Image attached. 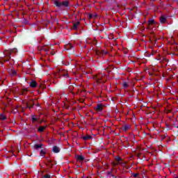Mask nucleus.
I'll return each instance as SVG.
<instances>
[{
    "instance_id": "cd10ccee",
    "label": "nucleus",
    "mask_w": 178,
    "mask_h": 178,
    "mask_svg": "<svg viewBox=\"0 0 178 178\" xmlns=\"http://www.w3.org/2000/svg\"><path fill=\"white\" fill-rule=\"evenodd\" d=\"M107 173L108 175H112V173H113V168L111 169V171H108Z\"/></svg>"
},
{
    "instance_id": "ddd939ff",
    "label": "nucleus",
    "mask_w": 178,
    "mask_h": 178,
    "mask_svg": "<svg viewBox=\"0 0 178 178\" xmlns=\"http://www.w3.org/2000/svg\"><path fill=\"white\" fill-rule=\"evenodd\" d=\"M43 145V144H35L34 145L33 147L35 148V149H41Z\"/></svg>"
},
{
    "instance_id": "7ed1b4c3",
    "label": "nucleus",
    "mask_w": 178,
    "mask_h": 178,
    "mask_svg": "<svg viewBox=\"0 0 178 178\" xmlns=\"http://www.w3.org/2000/svg\"><path fill=\"white\" fill-rule=\"evenodd\" d=\"M66 51H72V54H74V47L72 44L68 43L65 46Z\"/></svg>"
},
{
    "instance_id": "1a4fd4ad",
    "label": "nucleus",
    "mask_w": 178,
    "mask_h": 178,
    "mask_svg": "<svg viewBox=\"0 0 178 178\" xmlns=\"http://www.w3.org/2000/svg\"><path fill=\"white\" fill-rule=\"evenodd\" d=\"M34 106V101L31 100L26 104V108H29V109H31V108H33Z\"/></svg>"
},
{
    "instance_id": "2eb2a0df",
    "label": "nucleus",
    "mask_w": 178,
    "mask_h": 178,
    "mask_svg": "<svg viewBox=\"0 0 178 178\" xmlns=\"http://www.w3.org/2000/svg\"><path fill=\"white\" fill-rule=\"evenodd\" d=\"M79 24H80V22H76L75 23H73V29H74V30H77V29H79Z\"/></svg>"
},
{
    "instance_id": "c756f323",
    "label": "nucleus",
    "mask_w": 178,
    "mask_h": 178,
    "mask_svg": "<svg viewBox=\"0 0 178 178\" xmlns=\"http://www.w3.org/2000/svg\"><path fill=\"white\" fill-rule=\"evenodd\" d=\"M74 86H69V90H70V91H73V89H74Z\"/></svg>"
},
{
    "instance_id": "f704fd0d",
    "label": "nucleus",
    "mask_w": 178,
    "mask_h": 178,
    "mask_svg": "<svg viewBox=\"0 0 178 178\" xmlns=\"http://www.w3.org/2000/svg\"><path fill=\"white\" fill-rule=\"evenodd\" d=\"M174 127H176L177 129H178V126L175 125Z\"/></svg>"
},
{
    "instance_id": "4468645a",
    "label": "nucleus",
    "mask_w": 178,
    "mask_h": 178,
    "mask_svg": "<svg viewBox=\"0 0 178 178\" xmlns=\"http://www.w3.org/2000/svg\"><path fill=\"white\" fill-rule=\"evenodd\" d=\"M96 54H102V55H108V51H105V50H102V51H97L96 52Z\"/></svg>"
},
{
    "instance_id": "b1692460",
    "label": "nucleus",
    "mask_w": 178,
    "mask_h": 178,
    "mask_svg": "<svg viewBox=\"0 0 178 178\" xmlns=\"http://www.w3.org/2000/svg\"><path fill=\"white\" fill-rule=\"evenodd\" d=\"M45 154H47V152H45V150L42 149V150L40 151V155H41V156H44Z\"/></svg>"
},
{
    "instance_id": "72a5a7b5",
    "label": "nucleus",
    "mask_w": 178,
    "mask_h": 178,
    "mask_svg": "<svg viewBox=\"0 0 178 178\" xmlns=\"http://www.w3.org/2000/svg\"><path fill=\"white\" fill-rule=\"evenodd\" d=\"M111 177H115V178H117L118 177L115 176L114 175H111Z\"/></svg>"
},
{
    "instance_id": "c9c22d12",
    "label": "nucleus",
    "mask_w": 178,
    "mask_h": 178,
    "mask_svg": "<svg viewBox=\"0 0 178 178\" xmlns=\"http://www.w3.org/2000/svg\"><path fill=\"white\" fill-rule=\"evenodd\" d=\"M118 165V163H114V165L116 166Z\"/></svg>"
},
{
    "instance_id": "58836bf2",
    "label": "nucleus",
    "mask_w": 178,
    "mask_h": 178,
    "mask_svg": "<svg viewBox=\"0 0 178 178\" xmlns=\"http://www.w3.org/2000/svg\"><path fill=\"white\" fill-rule=\"evenodd\" d=\"M116 178H120V177H117Z\"/></svg>"
},
{
    "instance_id": "2f4dec72",
    "label": "nucleus",
    "mask_w": 178,
    "mask_h": 178,
    "mask_svg": "<svg viewBox=\"0 0 178 178\" xmlns=\"http://www.w3.org/2000/svg\"><path fill=\"white\" fill-rule=\"evenodd\" d=\"M162 60H163V62H168V59H166V58H165V57H163V58H162Z\"/></svg>"
},
{
    "instance_id": "473e14b6",
    "label": "nucleus",
    "mask_w": 178,
    "mask_h": 178,
    "mask_svg": "<svg viewBox=\"0 0 178 178\" xmlns=\"http://www.w3.org/2000/svg\"><path fill=\"white\" fill-rule=\"evenodd\" d=\"M88 18L89 19H92V14H89L88 15Z\"/></svg>"
},
{
    "instance_id": "dca6fc26",
    "label": "nucleus",
    "mask_w": 178,
    "mask_h": 178,
    "mask_svg": "<svg viewBox=\"0 0 178 178\" xmlns=\"http://www.w3.org/2000/svg\"><path fill=\"white\" fill-rule=\"evenodd\" d=\"M47 166H48V168H54V164H52V160L51 159H47Z\"/></svg>"
},
{
    "instance_id": "423d86ee",
    "label": "nucleus",
    "mask_w": 178,
    "mask_h": 178,
    "mask_svg": "<svg viewBox=\"0 0 178 178\" xmlns=\"http://www.w3.org/2000/svg\"><path fill=\"white\" fill-rule=\"evenodd\" d=\"M76 159L79 162H83V161H84V159H86V157L83 155H76Z\"/></svg>"
},
{
    "instance_id": "e433bc0d",
    "label": "nucleus",
    "mask_w": 178,
    "mask_h": 178,
    "mask_svg": "<svg viewBox=\"0 0 178 178\" xmlns=\"http://www.w3.org/2000/svg\"><path fill=\"white\" fill-rule=\"evenodd\" d=\"M149 76H152V74L149 73Z\"/></svg>"
},
{
    "instance_id": "393cba45",
    "label": "nucleus",
    "mask_w": 178,
    "mask_h": 178,
    "mask_svg": "<svg viewBox=\"0 0 178 178\" xmlns=\"http://www.w3.org/2000/svg\"><path fill=\"white\" fill-rule=\"evenodd\" d=\"M115 161H117V162H121L122 160V157L120 156H116L115 157Z\"/></svg>"
},
{
    "instance_id": "aec40b11",
    "label": "nucleus",
    "mask_w": 178,
    "mask_h": 178,
    "mask_svg": "<svg viewBox=\"0 0 178 178\" xmlns=\"http://www.w3.org/2000/svg\"><path fill=\"white\" fill-rule=\"evenodd\" d=\"M40 118H37V115H32V122H38Z\"/></svg>"
},
{
    "instance_id": "ea45409f",
    "label": "nucleus",
    "mask_w": 178,
    "mask_h": 178,
    "mask_svg": "<svg viewBox=\"0 0 178 178\" xmlns=\"http://www.w3.org/2000/svg\"><path fill=\"white\" fill-rule=\"evenodd\" d=\"M168 112L170 113V111H169Z\"/></svg>"
},
{
    "instance_id": "f3484780",
    "label": "nucleus",
    "mask_w": 178,
    "mask_h": 178,
    "mask_svg": "<svg viewBox=\"0 0 178 178\" xmlns=\"http://www.w3.org/2000/svg\"><path fill=\"white\" fill-rule=\"evenodd\" d=\"M83 140H84V141H87V140H91L92 138V136H90V135H86L85 136H83Z\"/></svg>"
},
{
    "instance_id": "20e7f679",
    "label": "nucleus",
    "mask_w": 178,
    "mask_h": 178,
    "mask_svg": "<svg viewBox=\"0 0 178 178\" xmlns=\"http://www.w3.org/2000/svg\"><path fill=\"white\" fill-rule=\"evenodd\" d=\"M58 76L60 77H68L67 71L63 70H59L58 71Z\"/></svg>"
},
{
    "instance_id": "9b49d317",
    "label": "nucleus",
    "mask_w": 178,
    "mask_h": 178,
    "mask_svg": "<svg viewBox=\"0 0 178 178\" xmlns=\"http://www.w3.org/2000/svg\"><path fill=\"white\" fill-rule=\"evenodd\" d=\"M97 112H101L104 108H102V104H97V107L95 108Z\"/></svg>"
},
{
    "instance_id": "c85d7f7f",
    "label": "nucleus",
    "mask_w": 178,
    "mask_h": 178,
    "mask_svg": "<svg viewBox=\"0 0 178 178\" xmlns=\"http://www.w3.org/2000/svg\"><path fill=\"white\" fill-rule=\"evenodd\" d=\"M23 23H24V24H27L29 23V21H27L26 19H23Z\"/></svg>"
},
{
    "instance_id": "f257e3e1",
    "label": "nucleus",
    "mask_w": 178,
    "mask_h": 178,
    "mask_svg": "<svg viewBox=\"0 0 178 178\" xmlns=\"http://www.w3.org/2000/svg\"><path fill=\"white\" fill-rule=\"evenodd\" d=\"M12 52H17V49H13L10 50H5L3 55V57H0V63H1L2 65H3V63L5 62H9L11 59Z\"/></svg>"
},
{
    "instance_id": "6e6552de",
    "label": "nucleus",
    "mask_w": 178,
    "mask_h": 178,
    "mask_svg": "<svg viewBox=\"0 0 178 178\" xmlns=\"http://www.w3.org/2000/svg\"><path fill=\"white\" fill-rule=\"evenodd\" d=\"M29 86H30V87H31V88H35V87H37V86H38V83H37V82L35 81L32 80L29 83Z\"/></svg>"
},
{
    "instance_id": "6ab92c4d",
    "label": "nucleus",
    "mask_w": 178,
    "mask_h": 178,
    "mask_svg": "<svg viewBox=\"0 0 178 178\" xmlns=\"http://www.w3.org/2000/svg\"><path fill=\"white\" fill-rule=\"evenodd\" d=\"M45 129H47V126H44V127H40L38 129V131L39 133H42L44 131V130H45Z\"/></svg>"
},
{
    "instance_id": "4c0bfd02",
    "label": "nucleus",
    "mask_w": 178,
    "mask_h": 178,
    "mask_svg": "<svg viewBox=\"0 0 178 178\" xmlns=\"http://www.w3.org/2000/svg\"><path fill=\"white\" fill-rule=\"evenodd\" d=\"M165 136H163V138H165Z\"/></svg>"
},
{
    "instance_id": "f03ea898",
    "label": "nucleus",
    "mask_w": 178,
    "mask_h": 178,
    "mask_svg": "<svg viewBox=\"0 0 178 178\" xmlns=\"http://www.w3.org/2000/svg\"><path fill=\"white\" fill-rule=\"evenodd\" d=\"M53 3L56 8H68L70 9V1L69 0H53Z\"/></svg>"
},
{
    "instance_id": "9d476101",
    "label": "nucleus",
    "mask_w": 178,
    "mask_h": 178,
    "mask_svg": "<svg viewBox=\"0 0 178 178\" xmlns=\"http://www.w3.org/2000/svg\"><path fill=\"white\" fill-rule=\"evenodd\" d=\"M52 151L54 152V154H58V152H60V148H59L58 146H54Z\"/></svg>"
},
{
    "instance_id": "5701e85b",
    "label": "nucleus",
    "mask_w": 178,
    "mask_h": 178,
    "mask_svg": "<svg viewBox=\"0 0 178 178\" xmlns=\"http://www.w3.org/2000/svg\"><path fill=\"white\" fill-rule=\"evenodd\" d=\"M6 120V116L3 114H0V120Z\"/></svg>"
},
{
    "instance_id": "0eeeda50",
    "label": "nucleus",
    "mask_w": 178,
    "mask_h": 178,
    "mask_svg": "<svg viewBox=\"0 0 178 178\" xmlns=\"http://www.w3.org/2000/svg\"><path fill=\"white\" fill-rule=\"evenodd\" d=\"M167 17L165 15H161L160 17L159 21L161 24H165L166 23Z\"/></svg>"
},
{
    "instance_id": "4be33fe9",
    "label": "nucleus",
    "mask_w": 178,
    "mask_h": 178,
    "mask_svg": "<svg viewBox=\"0 0 178 178\" xmlns=\"http://www.w3.org/2000/svg\"><path fill=\"white\" fill-rule=\"evenodd\" d=\"M47 88V86H45V84H44V83H40V85H39V88H42V90H44V89H45Z\"/></svg>"
},
{
    "instance_id": "f8f14e48",
    "label": "nucleus",
    "mask_w": 178,
    "mask_h": 178,
    "mask_svg": "<svg viewBox=\"0 0 178 178\" xmlns=\"http://www.w3.org/2000/svg\"><path fill=\"white\" fill-rule=\"evenodd\" d=\"M28 90L27 88H24L22 89L20 92H19V95H26V94H27L28 92Z\"/></svg>"
},
{
    "instance_id": "412c9836",
    "label": "nucleus",
    "mask_w": 178,
    "mask_h": 178,
    "mask_svg": "<svg viewBox=\"0 0 178 178\" xmlns=\"http://www.w3.org/2000/svg\"><path fill=\"white\" fill-rule=\"evenodd\" d=\"M148 24L151 26L155 24V20L154 19H149L148 21Z\"/></svg>"
},
{
    "instance_id": "bb28decb",
    "label": "nucleus",
    "mask_w": 178,
    "mask_h": 178,
    "mask_svg": "<svg viewBox=\"0 0 178 178\" xmlns=\"http://www.w3.org/2000/svg\"><path fill=\"white\" fill-rule=\"evenodd\" d=\"M43 178H51V175L46 174L45 175H43Z\"/></svg>"
},
{
    "instance_id": "a878e982",
    "label": "nucleus",
    "mask_w": 178,
    "mask_h": 178,
    "mask_svg": "<svg viewBox=\"0 0 178 178\" xmlns=\"http://www.w3.org/2000/svg\"><path fill=\"white\" fill-rule=\"evenodd\" d=\"M122 86L124 88H127V87H129V84H127V82H124Z\"/></svg>"
},
{
    "instance_id": "a211bd4d",
    "label": "nucleus",
    "mask_w": 178,
    "mask_h": 178,
    "mask_svg": "<svg viewBox=\"0 0 178 178\" xmlns=\"http://www.w3.org/2000/svg\"><path fill=\"white\" fill-rule=\"evenodd\" d=\"M130 127H131V126L130 124H125L123 126L122 130L124 131H126L127 130H129V129H130Z\"/></svg>"
},
{
    "instance_id": "39448f33",
    "label": "nucleus",
    "mask_w": 178,
    "mask_h": 178,
    "mask_svg": "<svg viewBox=\"0 0 178 178\" xmlns=\"http://www.w3.org/2000/svg\"><path fill=\"white\" fill-rule=\"evenodd\" d=\"M8 74L10 76H11L12 77L17 76V72H16V70H15V69L11 68L10 70H9L8 71Z\"/></svg>"
},
{
    "instance_id": "7c9ffc66",
    "label": "nucleus",
    "mask_w": 178,
    "mask_h": 178,
    "mask_svg": "<svg viewBox=\"0 0 178 178\" xmlns=\"http://www.w3.org/2000/svg\"><path fill=\"white\" fill-rule=\"evenodd\" d=\"M133 177H138V173L132 174Z\"/></svg>"
}]
</instances>
